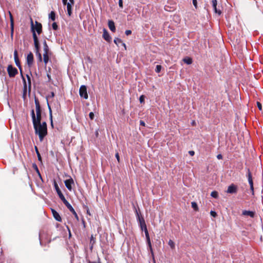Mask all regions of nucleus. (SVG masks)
Listing matches in <instances>:
<instances>
[{
	"mask_svg": "<svg viewBox=\"0 0 263 263\" xmlns=\"http://www.w3.org/2000/svg\"><path fill=\"white\" fill-rule=\"evenodd\" d=\"M96 238L93 237L92 235H91L90 240V243L91 244L90 249H92L93 245L95 243Z\"/></svg>",
	"mask_w": 263,
	"mask_h": 263,
	"instance_id": "26",
	"label": "nucleus"
},
{
	"mask_svg": "<svg viewBox=\"0 0 263 263\" xmlns=\"http://www.w3.org/2000/svg\"><path fill=\"white\" fill-rule=\"evenodd\" d=\"M257 107L258 108V109L260 110H262V105H261V104L260 102H257Z\"/></svg>",
	"mask_w": 263,
	"mask_h": 263,
	"instance_id": "44",
	"label": "nucleus"
},
{
	"mask_svg": "<svg viewBox=\"0 0 263 263\" xmlns=\"http://www.w3.org/2000/svg\"><path fill=\"white\" fill-rule=\"evenodd\" d=\"M31 21V30L32 32V36L33 39L34 43H35L36 41L39 43V41L37 36L36 34V32L39 34H40L42 32V25L41 23L37 21H35V24H34L32 19L30 18Z\"/></svg>",
	"mask_w": 263,
	"mask_h": 263,
	"instance_id": "2",
	"label": "nucleus"
},
{
	"mask_svg": "<svg viewBox=\"0 0 263 263\" xmlns=\"http://www.w3.org/2000/svg\"><path fill=\"white\" fill-rule=\"evenodd\" d=\"M7 72L10 78H13L18 73L17 69L13 67L12 65H8Z\"/></svg>",
	"mask_w": 263,
	"mask_h": 263,
	"instance_id": "6",
	"label": "nucleus"
},
{
	"mask_svg": "<svg viewBox=\"0 0 263 263\" xmlns=\"http://www.w3.org/2000/svg\"><path fill=\"white\" fill-rule=\"evenodd\" d=\"M119 5L120 8H123V1L122 0H119Z\"/></svg>",
	"mask_w": 263,
	"mask_h": 263,
	"instance_id": "50",
	"label": "nucleus"
},
{
	"mask_svg": "<svg viewBox=\"0 0 263 263\" xmlns=\"http://www.w3.org/2000/svg\"><path fill=\"white\" fill-rule=\"evenodd\" d=\"M146 242H149V241H151V239H150V237H147V238H146Z\"/></svg>",
	"mask_w": 263,
	"mask_h": 263,
	"instance_id": "64",
	"label": "nucleus"
},
{
	"mask_svg": "<svg viewBox=\"0 0 263 263\" xmlns=\"http://www.w3.org/2000/svg\"><path fill=\"white\" fill-rule=\"evenodd\" d=\"M125 33L126 35H129L132 34V31L130 30H126Z\"/></svg>",
	"mask_w": 263,
	"mask_h": 263,
	"instance_id": "48",
	"label": "nucleus"
},
{
	"mask_svg": "<svg viewBox=\"0 0 263 263\" xmlns=\"http://www.w3.org/2000/svg\"><path fill=\"white\" fill-rule=\"evenodd\" d=\"M43 61L45 65H46L49 61V55L51 54V52L50 51L49 48L45 40L43 42Z\"/></svg>",
	"mask_w": 263,
	"mask_h": 263,
	"instance_id": "4",
	"label": "nucleus"
},
{
	"mask_svg": "<svg viewBox=\"0 0 263 263\" xmlns=\"http://www.w3.org/2000/svg\"><path fill=\"white\" fill-rule=\"evenodd\" d=\"M26 77H27V80H28L29 91H30V90H31V78L28 74L26 75Z\"/></svg>",
	"mask_w": 263,
	"mask_h": 263,
	"instance_id": "27",
	"label": "nucleus"
},
{
	"mask_svg": "<svg viewBox=\"0 0 263 263\" xmlns=\"http://www.w3.org/2000/svg\"><path fill=\"white\" fill-rule=\"evenodd\" d=\"M211 195L212 197L217 199L218 197V193L217 191H213L211 192Z\"/></svg>",
	"mask_w": 263,
	"mask_h": 263,
	"instance_id": "31",
	"label": "nucleus"
},
{
	"mask_svg": "<svg viewBox=\"0 0 263 263\" xmlns=\"http://www.w3.org/2000/svg\"><path fill=\"white\" fill-rule=\"evenodd\" d=\"M162 69V66L160 65H158L156 66L155 71L157 73H159L161 71V70Z\"/></svg>",
	"mask_w": 263,
	"mask_h": 263,
	"instance_id": "34",
	"label": "nucleus"
},
{
	"mask_svg": "<svg viewBox=\"0 0 263 263\" xmlns=\"http://www.w3.org/2000/svg\"><path fill=\"white\" fill-rule=\"evenodd\" d=\"M34 48H35V53L37 57V60L39 62H41L43 60L42 54L40 52V43H37L36 41L35 43H34Z\"/></svg>",
	"mask_w": 263,
	"mask_h": 263,
	"instance_id": "7",
	"label": "nucleus"
},
{
	"mask_svg": "<svg viewBox=\"0 0 263 263\" xmlns=\"http://www.w3.org/2000/svg\"><path fill=\"white\" fill-rule=\"evenodd\" d=\"M52 27L53 30H57L58 29V25H57V24L55 22H54L52 24Z\"/></svg>",
	"mask_w": 263,
	"mask_h": 263,
	"instance_id": "36",
	"label": "nucleus"
},
{
	"mask_svg": "<svg viewBox=\"0 0 263 263\" xmlns=\"http://www.w3.org/2000/svg\"><path fill=\"white\" fill-rule=\"evenodd\" d=\"M135 213L136 215L137 219L139 222V226L141 228V230L143 231L145 228H147L146 224L144 218L141 214L140 212V210L139 209V212L135 208Z\"/></svg>",
	"mask_w": 263,
	"mask_h": 263,
	"instance_id": "5",
	"label": "nucleus"
},
{
	"mask_svg": "<svg viewBox=\"0 0 263 263\" xmlns=\"http://www.w3.org/2000/svg\"><path fill=\"white\" fill-rule=\"evenodd\" d=\"M114 42L117 46H118L119 43H121L125 47H126L125 44L123 43L122 41L118 37H116Z\"/></svg>",
	"mask_w": 263,
	"mask_h": 263,
	"instance_id": "22",
	"label": "nucleus"
},
{
	"mask_svg": "<svg viewBox=\"0 0 263 263\" xmlns=\"http://www.w3.org/2000/svg\"><path fill=\"white\" fill-rule=\"evenodd\" d=\"M89 117L91 120H93L94 119V114L92 112H90L89 114Z\"/></svg>",
	"mask_w": 263,
	"mask_h": 263,
	"instance_id": "46",
	"label": "nucleus"
},
{
	"mask_svg": "<svg viewBox=\"0 0 263 263\" xmlns=\"http://www.w3.org/2000/svg\"><path fill=\"white\" fill-rule=\"evenodd\" d=\"M210 214H211V216H212L214 217H216L217 215L216 212H215V211H211L210 212Z\"/></svg>",
	"mask_w": 263,
	"mask_h": 263,
	"instance_id": "45",
	"label": "nucleus"
},
{
	"mask_svg": "<svg viewBox=\"0 0 263 263\" xmlns=\"http://www.w3.org/2000/svg\"><path fill=\"white\" fill-rule=\"evenodd\" d=\"M49 119H50V121L51 126L52 128H53V119H52V118H49Z\"/></svg>",
	"mask_w": 263,
	"mask_h": 263,
	"instance_id": "56",
	"label": "nucleus"
},
{
	"mask_svg": "<svg viewBox=\"0 0 263 263\" xmlns=\"http://www.w3.org/2000/svg\"><path fill=\"white\" fill-rule=\"evenodd\" d=\"M35 133L38 135L40 141H42L44 137L47 135V126L46 122L40 124H33Z\"/></svg>",
	"mask_w": 263,
	"mask_h": 263,
	"instance_id": "1",
	"label": "nucleus"
},
{
	"mask_svg": "<svg viewBox=\"0 0 263 263\" xmlns=\"http://www.w3.org/2000/svg\"><path fill=\"white\" fill-rule=\"evenodd\" d=\"M49 17L50 18L52 21H54L55 20V13L54 11H52L50 13L49 15Z\"/></svg>",
	"mask_w": 263,
	"mask_h": 263,
	"instance_id": "24",
	"label": "nucleus"
},
{
	"mask_svg": "<svg viewBox=\"0 0 263 263\" xmlns=\"http://www.w3.org/2000/svg\"><path fill=\"white\" fill-rule=\"evenodd\" d=\"M52 213L54 219L58 221L61 222L62 218L59 214L54 209H51Z\"/></svg>",
	"mask_w": 263,
	"mask_h": 263,
	"instance_id": "15",
	"label": "nucleus"
},
{
	"mask_svg": "<svg viewBox=\"0 0 263 263\" xmlns=\"http://www.w3.org/2000/svg\"><path fill=\"white\" fill-rule=\"evenodd\" d=\"M35 152L37 154V158H38V160L39 161H42V157H41V156L39 152V150H38V148L37 147V146H35Z\"/></svg>",
	"mask_w": 263,
	"mask_h": 263,
	"instance_id": "28",
	"label": "nucleus"
},
{
	"mask_svg": "<svg viewBox=\"0 0 263 263\" xmlns=\"http://www.w3.org/2000/svg\"><path fill=\"white\" fill-rule=\"evenodd\" d=\"M71 213H72L74 215L75 217H76L77 219H78V215H77V213L76 212L75 210H74V212H71Z\"/></svg>",
	"mask_w": 263,
	"mask_h": 263,
	"instance_id": "53",
	"label": "nucleus"
},
{
	"mask_svg": "<svg viewBox=\"0 0 263 263\" xmlns=\"http://www.w3.org/2000/svg\"><path fill=\"white\" fill-rule=\"evenodd\" d=\"M69 2H70L69 3H70L72 5H74V0H69Z\"/></svg>",
	"mask_w": 263,
	"mask_h": 263,
	"instance_id": "63",
	"label": "nucleus"
},
{
	"mask_svg": "<svg viewBox=\"0 0 263 263\" xmlns=\"http://www.w3.org/2000/svg\"><path fill=\"white\" fill-rule=\"evenodd\" d=\"M34 103L35 105L36 113H42V108L39 100L36 97H34Z\"/></svg>",
	"mask_w": 263,
	"mask_h": 263,
	"instance_id": "11",
	"label": "nucleus"
},
{
	"mask_svg": "<svg viewBox=\"0 0 263 263\" xmlns=\"http://www.w3.org/2000/svg\"><path fill=\"white\" fill-rule=\"evenodd\" d=\"M65 206L68 209V210L71 212H74V209L69 203H68L67 205H65Z\"/></svg>",
	"mask_w": 263,
	"mask_h": 263,
	"instance_id": "33",
	"label": "nucleus"
},
{
	"mask_svg": "<svg viewBox=\"0 0 263 263\" xmlns=\"http://www.w3.org/2000/svg\"><path fill=\"white\" fill-rule=\"evenodd\" d=\"M32 166H33V168L35 170V171L37 173L40 172L39 170L37 167V166L36 164H35V163L33 164Z\"/></svg>",
	"mask_w": 263,
	"mask_h": 263,
	"instance_id": "42",
	"label": "nucleus"
},
{
	"mask_svg": "<svg viewBox=\"0 0 263 263\" xmlns=\"http://www.w3.org/2000/svg\"><path fill=\"white\" fill-rule=\"evenodd\" d=\"M143 231H144V233H145L146 238L149 237V234H148V232L147 229L145 228Z\"/></svg>",
	"mask_w": 263,
	"mask_h": 263,
	"instance_id": "39",
	"label": "nucleus"
},
{
	"mask_svg": "<svg viewBox=\"0 0 263 263\" xmlns=\"http://www.w3.org/2000/svg\"><path fill=\"white\" fill-rule=\"evenodd\" d=\"M53 185H54V187L56 190V192L59 196V198H61L64 197V196L62 194L61 191L60 190V189L58 186V183H57V182L55 180L54 181Z\"/></svg>",
	"mask_w": 263,
	"mask_h": 263,
	"instance_id": "14",
	"label": "nucleus"
},
{
	"mask_svg": "<svg viewBox=\"0 0 263 263\" xmlns=\"http://www.w3.org/2000/svg\"><path fill=\"white\" fill-rule=\"evenodd\" d=\"M143 231H144V233H145L146 238L149 237V234H148V232L147 229L145 228Z\"/></svg>",
	"mask_w": 263,
	"mask_h": 263,
	"instance_id": "41",
	"label": "nucleus"
},
{
	"mask_svg": "<svg viewBox=\"0 0 263 263\" xmlns=\"http://www.w3.org/2000/svg\"><path fill=\"white\" fill-rule=\"evenodd\" d=\"M145 97L144 95H141L139 98V101L141 103H142L144 102Z\"/></svg>",
	"mask_w": 263,
	"mask_h": 263,
	"instance_id": "38",
	"label": "nucleus"
},
{
	"mask_svg": "<svg viewBox=\"0 0 263 263\" xmlns=\"http://www.w3.org/2000/svg\"><path fill=\"white\" fill-rule=\"evenodd\" d=\"M47 77L48 78V81L50 82L51 80V78L50 74L48 72L47 73Z\"/></svg>",
	"mask_w": 263,
	"mask_h": 263,
	"instance_id": "51",
	"label": "nucleus"
},
{
	"mask_svg": "<svg viewBox=\"0 0 263 263\" xmlns=\"http://www.w3.org/2000/svg\"><path fill=\"white\" fill-rule=\"evenodd\" d=\"M64 183L66 187L69 191H71L72 190V185H74V181L71 177H70L69 179H67L64 181Z\"/></svg>",
	"mask_w": 263,
	"mask_h": 263,
	"instance_id": "10",
	"label": "nucleus"
},
{
	"mask_svg": "<svg viewBox=\"0 0 263 263\" xmlns=\"http://www.w3.org/2000/svg\"><path fill=\"white\" fill-rule=\"evenodd\" d=\"M143 231H144V233H145L146 238L149 237V234H148V232L147 229L145 228Z\"/></svg>",
	"mask_w": 263,
	"mask_h": 263,
	"instance_id": "40",
	"label": "nucleus"
},
{
	"mask_svg": "<svg viewBox=\"0 0 263 263\" xmlns=\"http://www.w3.org/2000/svg\"><path fill=\"white\" fill-rule=\"evenodd\" d=\"M238 191V186L234 183L230 185L227 189V193L229 194H236Z\"/></svg>",
	"mask_w": 263,
	"mask_h": 263,
	"instance_id": "9",
	"label": "nucleus"
},
{
	"mask_svg": "<svg viewBox=\"0 0 263 263\" xmlns=\"http://www.w3.org/2000/svg\"><path fill=\"white\" fill-rule=\"evenodd\" d=\"M140 125H141V126H145V122L143 120H140Z\"/></svg>",
	"mask_w": 263,
	"mask_h": 263,
	"instance_id": "52",
	"label": "nucleus"
},
{
	"mask_svg": "<svg viewBox=\"0 0 263 263\" xmlns=\"http://www.w3.org/2000/svg\"><path fill=\"white\" fill-rule=\"evenodd\" d=\"M9 14L10 15V24H11L10 25H11V31L12 32L13 31L14 21H13V16H12L11 13L10 12V11H9Z\"/></svg>",
	"mask_w": 263,
	"mask_h": 263,
	"instance_id": "21",
	"label": "nucleus"
},
{
	"mask_svg": "<svg viewBox=\"0 0 263 263\" xmlns=\"http://www.w3.org/2000/svg\"><path fill=\"white\" fill-rule=\"evenodd\" d=\"M48 106L49 112V118H52V110H51V107L49 104H48Z\"/></svg>",
	"mask_w": 263,
	"mask_h": 263,
	"instance_id": "43",
	"label": "nucleus"
},
{
	"mask_svg": "<svg viewBox=\"0 0 263 263\" xmlns=\"http://www.w3.org/2000/svg\"><path fill=\"white\" fill-rule=\"evenodd\" d=\"M88 263H101V262L100 261V259H99L98 262L89 261Z\"/></svg>",
	"mask_w": 263,
	"mask_h": 263,
	"instance_id": "62",
	"label": "nucleus"
},
{
	"mask_svg": "<svg viewBox=\"0 0 263 263\" xmlns=\"http://www.w3.org/2000/svg\"><path fill=\"white\" fill-rule=\"evenodd\" d=\"M67 229H68V232H69V237H70V236H71V232H70V229H69V227H68V226H67Z\"/></svg>",
	"mask_w": 263,
	"mask_h": 263,
	"instance_id": "61",
	"label": "nucleus"
},
{
	"mask_svg": "<svg viewBox=\"0 0 263 263\" xmlns=\"http://www.w3.org/2000/svg\"><path fill=\"white\" fill-rule=\"evenodd\" d=\"M62 2L63 5H66L68 3L67 2V0H62Z\"/></svg>",
	"mask_w": 263,
	"mask_h": 263,
	"instance_id": "58",
	"label": "nucleus"
},
{
	"mask_svg": "<svg viewBox=\"0 0 263 263\" xmlns=\"http://www.w3.org/2000/svg\"><path fill=\"white\" fill-rule=\"evenodd\" d=\"M168 244L172 249H175V245L174 242L172 240L170 239L168 241Z\"/></svg>",
	"mask_w": 263,
	"mask_h": 263,
	"instance_id": "30",
	"label": "nucleus"
},
{
	"mask_svg": "<svg viewBox=\"0 0 263 263\" xmlns=\"http://www.w3.org/2000/svg\"><path fill=\"white\" fill-rule=\"evenodd\" d=\"M192 207L194 209L195 211H198V208L197 203L195 202H192L191 203Z\"/></svg>",
	"mask_w": 263,
	"mask_h": 263,
	"instance_id": "32",
	"label": "nucleus"
},
{
	"mask_svg": "<svg viewBox=\"0 0 263 263\" xmlns=\"http://www.w3.org/2000/svg\"><path fill=\"white\" fill-rule=\"evenodd\" d=\"M255 212L244 210L242 211V215L243 216H249L250 217L253 218L255 216Z\"/></svg>",
	"mask_w": 263,
	"mask_h": 263,
	"instance_id": "18",
	"label": "nucleus"
},
{
	"mask_svg": "<svg viewBox=\"0 0 263 263\" xmlns=\"http://www.w3.org/2000/svg\"><path fill=\"white\" fill-rule=\"evenodd\" d=\"M79 94L81 97L85 99H88V96L87 91V87L85 85L81 86L79 89Z\"/></svg>",
	"mask_w": 263,
	"mask_h": 263,
	"instance_id": "8",
	"label": "nucleus"
},
{
	"mask_svg": "<svg viewBox=\"0 0 263 263\" xmlns=\"http://www.w3.org/2000/svg\"><path fill=\"white\" fill-rule=\"evenodd\" d=\"M108 26L109 29L113 32L116 31V27L115 23L112 20H109L108 22Z\"/></svg>",
	"mask_w": 263,
	"mask_h": 263,
	"instance_id": "17",
	"label": "nucleus"
},
{
	"mask_svg": "<svg viewBox=\"0 0 263 263\" xmlns=\"http://www.w3.org/2000/svg\"><path fill=\"white\" fill-rule=\"evenodd\" d=\"M212 4L215 13H218L219 15L221 14V11L218 10L217 8V0H212Z\"/></svg>",
	"mask_w": 263,
	"mask_h": 263,
	"instance_id": "16",
	"label": "nucleus"
},
{
	"mask_svg": "<svg viewBox=\"0 0 263 263\" xmlns=\"http://www.w3.org/2000/svg\"><path fill=\"white\" fill-rule=\"evenodd\" d=\"M66 5H67V10L68 15L70 16L72 14V4L70 3H68Z\"/></svg>",
	"mask_w": 263,
	"mask_h": 263,
	"instance_id": "20",
	"label": "nucleus"
},
{
	"mask_svg": "<svg viewBox=\"0 0 263 263\" xmlns=\"http://www.w3.org/2000/svg\"><path fill=\"white\" fill-rule=\"evenodd\" d=\"M35 121L33 123V124H40L41 123L42 120V113H36Z\"/></svg>",
	"mask_w": 263,
	"mask_h": 263,
	"instance_id": "19",
	"label": "nucleus"
},
{
	"mask_svg": "<svg viewBox=\"0 0 263 263\" xmlns=\"http://www.w3.org/2000/svg\"><path fill=\"white\" fill-rule=\"evenodd\" d=\"M14 61L16 65V66L20 68L21 72H22V68L21 64L19 61L18 57V53L17 51L16 50H15L14 51ZM21 75L22 77V79L23 80V84H24V96L25 95L27 91V83L26 82V80L25 78H24L22 73H21Z\"/></svg>",
	"mask_w": 263,
	"mask_h": 263,
	"instance_id": "3",
	"label": "nucleus"
},
{
	"mask_svg": "<svg viewBox=\"0 0 263 263\" xmlns=\"http://www.w3.org/2000/svg\"><path fill=\"white\" fill-rule=\"evenodd\" d=\"M183 61L187 64H191L193 62L192 59L189 57L185 58L183 59Z\"/></svg>",
	"mask_w": 263,
	"mask_h": 263,
	"instance_id": "23",
	"label": "nucleus"
},
{
	"mask_svg": "<svg viewBox=\"0 0 263 263\" xmlns=\"http://www.w3.org/2000/svg\"><path fill=\"white\" fill-rule=\"evenodd\" d=\"M103 38L108 42H110L111 37L106 29H103Z\"/></svg>",
	"mask_w": 263,
	"mask_h": 263,
	"instance_id": "12",
	"label": "nucleus"
},
{
	"mask_svg": "<svg viewBox=\"0 0 263 263\" xmlns=\"http://www.w3.org/2000/svg\"><path fill=\"white\" fill-rule=\"evenodd\" d=\"M115 157L117 158L118 162H120V156L118 152L116 153Z\"/></svg>",
	"mask_w": 263,
	"mask_h": 263,
	"instance_id": "47",
	"label": "nucleus"
},
{
	"mask_svg": "<svg viewBox=\"0 0 263 263\" xmlns=\"http://www.w3.org/2000/svg\"><path fill=\"white\" fill-rule=\"evenodd\" d=\"M33 60H34L33 54L31 52H30L27 55V59H26L27 64L29 66H30L32 65L33 62Z\"/></svg>",
	"mask_w": 263,
	"mask_h": 263,
	"instance_id": "13",
	"label": "nucleus"
},
{
	"mask_svg": "<svg viewBox=\"0 0 263 263\" xmlns=\"http://www.w3.org/2000/svg\"><path fill=\"white\" fill-rule=\"evenodd\" d=\"M147 243L148 245V248L149 249V250H150L151 252L153 254V248H152V246L151 242V241L147 242Z\"/></svg>",
	"mask_w": 263,
	"mask_h": 263,
	"instance_id": "35",
	"label": "nucleus"
},
{
	"mask_svg": "<svg viewBox=\"0 0 263 263\" xmlns=\"http://www.w3.org/2000/svg\"><path fill=\"white\" fill-rule=\"evenodd\" d=\"M31 116L32 120V123L35 121V114L34 109H32L31 111Z\"/></svg>",
	"mask_w": 263,
	"mask_h": 263,
	"instance_id": "29",
	"label": "nucleus"
},
{
	"mask_svg": "<svg viewBox=\"0 0 263 263\" xmlns=\"http://www.w3.org/2000/svg\"><path fill=\"white\" fill-rule=\"evenodd\" d=\"M247 177L248 181L253 180L252 174L249 168H247Z\"/></svg>",
	"mask_w": 263,
	"mask_h": 263,
	"instance_id": "25",
	"label": "nucleus"
},
{
	"mask_svg": "<svg viewBox=\"0 0 263 263\" xmlns=\"http://www.w3.org/2000/svg\"><path fill=\"white\" fill-rule=\"evenodd\" d=\"M193 5L195 6L196 8H197V0H193Z\"/></svg>",
	"mask_w": 263,
	"mask_h": 263,
	"instance_id": "49",
	"label": "nucleus"
},
{
	"mask_svg": "<svg viewBox=\"0 0 263 263\" xmlns=\"http://www.w3.org/2000/svg\"><path fill=\"white\" fill-rule=\"evenodd\" d=\"M250 190L252 192V195H254V187H253V185H250Z\"/></svg>",
	"mask_w": 263,
	"mask_h": 263,
	"instance_id": "54",
	"label": "nucleus"
},
{
	"mask_svg": "<svg viewBox=\"0 0 263 263\" xmlns=\"http://www.w3.org/2000/svg\"><path fill=\"white\" fill-rule=\"evenodd\" d=\"M37 174L39 177H40V178L43 181V179H42V176H41V174L40 172H39Z\"/></svg>",
	"mask_w": 263,
	"mask_h": 263,
	"instance_id": "60",
	"label": "nucleus"
},
{
	"mask_svg": "<svg viewBox=\"0 0 263 263\" xmlns=\"http://www.w3.org/2000/svg\"><path fill=\"white\" fill-rule=\"evenodd\" d=\"M248 182H249V183L250 184V185H253V180L248 181Z\"/></svg>",
	"mask_w": 263,
	"mask_h": 263,
	"instance_id": "59",
	"label": "nucleus"
},
{
	"mask_svg": "<svg viewBox=\"0 0 263 263\" xmlns=\"http://www.w3.org/2000/svg\"><path fill=\"white\" fill-rule=\"evenodd\" d=\"M189 154H190L191 156H194V154H195V152H194V151H189Z\"/></svg>",
	"mask_w": 263,
	"mask_h": 263,
	"instance_id": "55",
	"label": "nucleus"
},
{
	"mask_svg": "<svg viewBox=\"0 0 263 263\" xmlns=\"http://www.w3.org/2000/svg\"><path fill=\"white\" fill-rule=\"evenodd\" d=\"M217 158L218 159H222V156L221 154H218L217 156Z\"/></svg>",
	"mask_w": 263,
	"mask_h": 263,
	"instance_id": "57",
	"label": "nucleus"
},
{
	"mask_svg": "<svg viewBox=\"0 0 263 263\" xmlns=\"http://www.w3.org/2000/svg\"><path fill=\"white\" fill-rule=\"evenodd\" d=\"M61 200L63 201V202L64 203V204L65 205H67L69 202L67 201V200L65 199V197H63L62 198H60Z\"/></svg>",
	"mask_w": 263,
	"mask_h": 263,
	"instance_id": "37",
	"label": "nucleus"
}]
</instances>
